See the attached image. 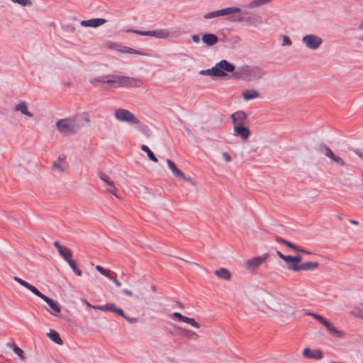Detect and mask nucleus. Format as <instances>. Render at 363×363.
<instances>
[{
	"label": "nucleus",
	"mask_w": 363,
	"mask_h": 363,
	"mask_svg": "<svg viewBox=\"0 0 363 363\" xmlns=\"http://www.w3.org/2000/svg\"><path fill=\"white\" fill-rule=\"evenodd\" d=\"M90 82L94 84L96 82L106 83L112 88H139L143 86V81L139 77H133L119 74H108L98 78H94Z\"/></svg>",
	"instance_id": "1"
},
{
	"label": "nucleus",
	"mask_w": 363,
	"mask_h": 363,
	"mask_svg": "<svg viewBox=\"0 0 363 363\" xmlns=\"http://www.w3.org/2000/svg\"><path fill=\"white\" fill-rule=\"evenodd\" d=\"M86 123L90 122L89 117L76 116L72 118H62L57 121L56 127L57 130L65 136L75 134L83 126L82 121Z\"/></svg>",
	"instance_id": "2"
},
{
	"label": "nucleus",
	"mask_w": 363,
	"mask_h": 363,
	"mask_svg": "<svg viewBox=\"0 0 363 363\" xmlns=\"http://www.w3.org/2000/svg\"><path fill=\"white\" fill-rule=\"evenodd\" d=\"M13 280H15L16 282L20 284L21 286L26 287L28 290H30L33 294H34L35 296L40 297L42 298L44 301H45L48 305L52 309V312H50V313L53 315H57L58 313L61 311L60 306L57 304V303L55 302L52 299L48 298L43 294H42L35 286L30 284L27 281L23 280L22 279L14 277Z\"/></svg>",
	"instance_id": "3"
},
{
	"label": "nucleus",
	"mask_w": 363,
	"mask_h": 363,
	"mask_svg": "<svg viewBox=\"0 0 363 363\" xmlns=\"http://www.w3.org/2000/svg\"><path fill=\"white\" fill-rule=\"evenodd\" d=\"M264 74V71L257 67L243 66L237 69L234 77L238 79L252 81L262 78Z\"/></svg>",
	"instance_id": "4"
},
{
	"label": "nucleus",
	"mask_w": 363,
	"mask_h": 363,
	"mask_svg": "<svg viewBox=\"0 0 363 363\" xmlns=\"http://www.w3.org/2000/svg\"><path fill=\"white\" fill-rule=\"evenodd\" d=\"M104 47L111 50H115L121 53L135 54L142 56H147L148 54L143 50H138L133 48L123 45L116 42L107 41L104 43Z\"/></svg>",
	"instance_id": "5"
},
{
	"label": "nucleus",
	"mask_w": 363,
	"mask_h": 363,
	"mask_svg": "<svg viewBox=\"0 0 363 363\" xmlns=\"http://www.w3.org/2000/svg\"><path fill=\"white\" fill-rule=\"evenodd\" d=\"M115 118L120 122L140 125V120L130 111L124 108H118L114 113Z\"/></svg>",
	"instance_id": "6"
},
{
	"label": "nucleus",
	"mask_w": 363,
	"mask_h": 363,
	"mask_svg": "<svg viewBox=\"0 0 363 363\" xmlns=\"http://www.w3.org/2000/svg\"><path fill=\"white\" fill-rule=\"evenodd\" d=\"M301 42L307 49L317 50L323 44V40L318 35L308 33L303 36Z\"/></svg>",
	"instance_id": "7"
},
{
	"label": "nucleus",
	"mask_w": 363,
	"mask_h": 363,
	"mask_svg": "<svg viewBox=\"0 0 363 363\" xmlns=\"http://www.w3.org/2000/svg\"><path fill=\"white\" fill-rule=\"evenodd\" d=\"M128 33H133L143 36H152L158 39H167L170 36V32L165 28H160L154 30L141 31L130 29Z\"/></svg>",
	"instance_id": "8"
},
{
	"label": "nucleus",
	"mask_w": 363,
	"mask_h": 363,
	"mask_svg": "<svg viewBox=\"0 0 363 363\" xmlns=\"http://www.w3.org/2000/svg\"><path fill=\"white\" fill-rule=\"evenodd\" d=\"M241 11L240 8L238 7H228L220 10L206 13L203 17L205 19L214 18L219 16H228L233 13H240Z\"/></svg>",
	"instance_id": "9"
},
{
	"label": "nucleus",
	"mask_w": 363,
	"mask_h": 363,
	"mask_svg": "<svg viewBox=\"0 0 363 363\" xmlns=\"http://www.w3.org/2000/svg\"><path fill=\"white\" fill-rule=\"evenodd\" d=\"M306 314L307 315L313 317L320 323H321L323 325H324L330 334L336 335V336L340 335V331L324 317H323L318 314L313 313H307Z\"/></svg>",
	"instance_id": "10"
},
{
	"label": "nucleus",
	"mask_w": 363,
	"mask_h": 363,
	"mask_svg": "<svg viewBox=\"0 0 363 363\" xmlns=\"http://www.w3.org/2000/svg\"><path fill=\"white\" fill-rule=\"evenodd\" d=\"M214 67L218 70L216 77H225L227 75L226 72H233L235 70V66L225 60L216 63Z\"/></svg>",
	"instance_id": "11"
},
{
	"label": "nucleus",
	"mask_w": 363,
	"mask_h": 363,
	"mask_svg": "<svg viewBox=\"0 0 363 363\" xmlns=\"http://www.w3.org/2000/svg\"><path fill=\"white\" fill-rule=\"evenodd\" d=\"M267 258L268 254H264L261 257H254L245 261L243 263V266L247 269L253 270L259 267L261 264H262L267 260Z\"/></svg>",
	"instance_id": "12"
},
{
	"label": "nucleus",
	"mask_w": 363,
	"mask_h": 363,
	"mask_svg": "<svg viewBox=\"0 0 363 363\" xmlns=\"http://www.w3.org/2000/svg\"><path fill=\"white\" fill-rule=\"evenodd\" d=\"M99 177L101 179L106 185V192L114 195L118 197L117 192L118 189L115 186L113 181L105 173L99 172Z\"/></svg>",
	"instance_id": "13"
},
{
	"label": "nucleus",
	"mask_w": 363,
	"mask_h": 363,
	"mask_svg": "<svg viewBox=\"0 0 363 363\" xmlns=\"http://www.w3.org/2000/svg\"><path fill=\"white\" fill-rule=\"evenodd\" d=\"M251 132L250 129L245 126V124H238L233 127V135L240 137L243 141L249 139Z\"/></svg>",
	"instance_id": "14"
},
{
	"label": "nucleus",
	"mask_w": 363,
	"mask_h": 363,
	"mask_svg": "<svg viewBox=\"0 0 363 363\" xmlns=\"http://www.w3.org/2000/svg\"><path fill=\"white\" fill-rule=\"evenodd\" d=\"M277 254L282 260L284 261L288 269L295 272L299 271L300 264H298L294 261L293 256L285 255L282 254L280 251H277Z\"/></svg>",
	"instance_id": "15"
},
{
	"label": "nucleus",
	"mask_w": 363,
	"mask_h": 363,
	"mask_svg": "<svg viewBox=\"0 0 363 363\" xmlns=\"http://www.w3.org/2000/svg\"><path fill=\"white\" fill-rule=\"evenodd\" d=\"M320 150L323 154L329 157L336 164L340 166L345 165V162H344V160L340 157L335 155L333 153V152L330 150V148L328 147V146L320 147Z\"/></svg>",
	"instance_id": "16"
},
{
	"label": "nucleus",
	"mask_w": 363,
	"mask_h": 363,
	"mask_svg": "<svg viewBox=\"0 0 363 363\" xmlns=\"http://www.w3.org/2000/svg\"><path fill=\"white\" fill-rule=\"evenodd\" d=\"M170 317L172 319L178 320L181 322L186 323L196 328H200V325L194 318L184 316L179 312L172 313L170 315Z\"/></svg>",
	"instance_id": "17"
},
{
	"label": "nucleus",
	"mask_w": 363,
	"mask_h": 363,
	"mask_svg": "<svg viewBox=\"0 0 363 363\" xmlns=\"http://www.w3.org/2000/svg\"><path fill=\"white\" fill-rule=\"evenodd\" d=\"M68 169V164L65 156H60L57 160L52 163V170L57 172L62 173Z\"/></svg>",
	"instance_id": "18"
},
{
	"label": "nucleus",
	"mask_w": 363,
	"mask_h": 363,
	"mask_svg": "<svg viewBox=\"0 0 363 363\" xmlns=\"http://www.w3.org/2000/svg\"><path fill=\"white\" fill-rule=\"evenodd\" d=\"M107 21L102 18H91L84 20L80 22V25L83 27L97 28L105 24Z\"/></svg>",
	"instance_id": "19"
},
{
	"label": "nucleus",
	"mask_w": 363,
	"mask_h": 363,
	"mask_svg": "<svg viewBox=\"0 0 363 363\" xmlns=\"http://www.w3.org/2000/svg\"><path fill=\"white\" fill-rule=\"evenodd\" d=\"M53 245L66 262L72 258V253L68 247H62L58 241H55Z\"/></svg>",
	"instance_id": "20"
},
{
	"label": "nucleus",
	"mask_w": 363,
	"mask_h": 363,
	"mask_svg": "<svg viewBox=\"0 0 363 363\" xmlns=\"http://www.w3.org/2000/svg\"><path fill=\"white\" fill-rule=\"evenodd\" d=\"M94 308L98 309L102 311H111L113 312L117 315H123V311L121 308H117L114 303H107L102 306H94Z\"/></svg>",
	"instance_id": "21"
},
{
	"label": "nucleus",
	"mask_w": 363,
	"mask_h": 363,
	"mask_svg": "<svg viewBox=\"0 0 363 363\" xmlns=\"http://www.w3.org/2000/svg\"><path fill=\"white\" fill-rule=\"evenodd\" d=\"M303 355L307 359H320L323 358V353L320 350L305 348L303 351Z\"/></svg>",
	"instance_id": "22"
},
{
	"label": "nucleus",
	"mask_w": 363,
	"mask_h": 363,
	"mask_svg": "<svg viewBox=\"0 0 363 363\" xmlns=\"http://www.w3.org/2000/svg\"><path fill=\"white\" fill-rule=\"evenodd\" d=\"M276 241L280 244H284L286 246H287L289 248L293 250L295 252H301L308 255H310L311 252L301 248L299 246H297L296 245H294L293 243L280 238V237H276Z\"/></svg>",
	"instance_id": "23"
},
{
	"label": "nucleus",
	"mask_w": 363,
	"mask_h": 363,
	"mask_svg": "<svg viewBox=\"0 0 363 363\" xmlns=\"http://www.w3.org/2000/svg\"><path fill=\"white\" fill-rule=\"evenodd\" d=\"M167 163L174 176L181 177L186 181L191 182V179L186 178L184 174L177 167L176 164L171 160L167 159Z\"/></svg>",
	"instance_id": "24"
},
{
	"label": "nucleus",
	"mask_w": 363,
	"mask_h": 363,
	"mask_svg": "<svg viewBox=\"0 0 363 363\" xmlns=\"http://www.w3.org/2000/svg\"><path fill=\"white\" fill-rule=\"evenodd\" d=\"M231 118L234 125L245 124V122L247 121V115L243 111H237L232 114Z\"/></svg>",
	"instance_id": "25"
},
{
	"label": "nucleus",
	"mask_w": 363,
	"mask_h": 363,
	"mask_svg": "<svg viewBox=\"0 0 363 363\" xmlns=\"http://www.w3.org/2000/svg\"><path fill=\"white\" fill-rule=\"evenodd\" d=\"M14 111L20 112L22 114L28 116V118H32L33 116V113L28 111L26 104L23 101L18 103L15 106Z\"/></svg>",
	"instance_id": "26"
},
{
	"label": "nucleus",
	"mask_w": 363,
	"mask_h": 363,
	"mask_svg": "<svg viewBox=\"0 0 363 363\" xmlns=\"http://www.w3.org/2000/svg\"><path fill=\"white\" fill-rule=\"evenodd\" d=\"M274 0H252L250 1L245 7L249 9H253L267 5Z\"/></svg>",
	"instance_id": "27"
},
{
	"label": "nucleus",
	"mask_w": 363,
	"mask_h": 363,
	"mask_svg": "<svg viewBox=\"0 0 363 363\" xmlns=\"http://www.w3.org/2000/svg\"><path fill=\"white\" fill-rule=\"evenodd\" d=\"M202 41L207 45L211 46L216 44L218 41V37L213 33H206L203 35Z\"/></svg>",
	"instance_id": "28"
},
{
	"label": "nucleus",
	"mask_w": 363,
	"mask_h": 363,
	"mask_svg": "<svg viewBox=\"0 0 363 363\" xmlns=\"http://www.w3.org/2000/svg\"><path fill=\"white\" fill-rule=\"evenodd\" d=\"M259 96V92L255 89H246L242 92V97L245 101H250Z\"/></svg>",
	"instance_id": "29"
},
{
	"label": "nucleus",
	"mask_w": 363,
	"mask_h": 363,
	"mask_svg": "<svg viewBox=\"0 0 363 363\" xmlns=\"http://www.w3.org/2000/svg\"><path fill=\"white\" fill-rule=\"evenodd\" d=\"M319 266L318 262H306L300 264L299 271H313Z\"/></svg>",
	"instance_id": "30"
},
{
	"label": "nucleus",
	"mask_w": 363,
	"mask_h": 363,
	"mask_svg": "<svg viewBox=\"0 0 363 363\" xmlns=\"http://www.w3.org/2000/svg\"><path fill=\"white\" fill-rule=\"evenodd\" d=\"M282 301H283V299L280 298L279 297H272L269 301V304L270 309H272V311L278 313V309L277 308H280V306L281 305Z\"/></svg>",
	"instance_id": "31"
},
{
	"label": "nucleus",
	"mask_w": 363,
	"mask_h": 363,
	"mask_svg": "<svg viewBox=\"0 0 363 363\" xmlns=\"http://www.w3.org/2000/svg\"><path fill=\"white\" fill-rule=\"evenodd\" d=\"M47 336L57 345H62L63 344V341L60 337L59 333L54 330H50V332L47 333Z\"/></svg>",
	"instance_id": "32"
},
{
	"label": "nucleus",
	"mask_w": 363,
	"mask_h": 363,
	"mask_svg": "<svg viewBox=\"0 0 363 363\" xmlns=\"http://www.w3.org/2000/svg\"><path fill=\"white\" fill-rule=\"evenodd\" d=\"M215 274L225 280L229 281L231 279V274L230 272L225 268H220V269L216 270L215 272Z\"/></svg>",
	"instance_id": "33"
},
{
	"label": "nucleus",
	"mask_w": 363,
	"mask_h": 363,
	"mask_svg": "<svg viewBox=\"0 0 363 363\" xmlns=\"http://www.w3.org/2000/svg\"><path fill=\"white\" fill-rule=\"evenodd\" d=\"M278 309V313L280 314H289L291 312H293V307L290 306L289 304L286 303L284 301V300L281 302V305L279 308Z\"/></svg>",
	"instance_id": "34"
},
{
	"label": "nucleus",
	"mask_w": 363,
	"mask_h": 363,
	"mask_svg": "<svg viewBox=\"0 0 363 363\" xmlns=\"http://www.w3.org/2000/svg\"><path fill=\"white\" fill-rule=\"evenodd\" d=\"M141 150L147 153L148 158L151 161H152L154 162H157V158L155 157L154 153L151 151V150L147 145H141Z\"/></svg>",
	"instance_id": "35"
},
{
	"label": "nucleus",
	"mask_w": 363,
	"mask_h": 363,
	"mask_svg": "<svg viewBox=\"0 0 363 363\" xmlns=\"http://www.w3.org/2000/svg\"><path fill=\"white\" fill-rule=\"evenodd\" d=\"M352 313L354 315L363 319V303H360L357 306H356L352 310Z\"/></svg>",
	"instance_id": "36"
},
{
	"label": "nucleus",
	"mask_w": 363,
	"mask_h": 363,
	"mask_svg": "<svg viewBox=\"0 0 363 363\" xmlns=\"http://www.w3.org/2000/svg\"><path fill=\"white\" fill-rule=\"evenodd\" d=\"M12 3L18 4L23 7H30L33 5L31 0H10Z\"/></svg>",
	"instance_id": "37"
},
{
	"label": "nucleus",
	"mask_w": 363,
	"mask_h": 363,
	"mask_svg": "<svg viewBox=\"0 0 363 363\" xmlns=\"http://www.w3.org/2000/svg\"><path fill=\"white\" fill-rule=\"evenodd\" d=\"M217 69L213 67L211 69H203L199 72V74L201 75H208L216 77V74L217 72Z\"/></svg>",
	"instance_id": "38"
},
{
	"label": "nucleus",
	"mask_w": 363,
	"mask_h": 363,
	"mask_svg": "<svg viewBox=\"0 0 363 363\" xmlns=\"http://www.w3.org/2000/svg\"><path fill=\"white\" fill-rule=\"evenodd\" d=\"M183 334L186 337L191 340H196L199 338V335L196 333L190 330H184Z\"/></svg>",
	"instance_id": "39"
},
{
	"label": "nucleus",
	"mask_w": 363,
	"mask_h": 363,
	"mask_svg": "<svg viewBox=\"0 0 363 363\" xmlns=\"http://www.w3.org/2000/svg\"><path fill=\"white\" fill-rule=\"evenodd\" d=\"M281 45L282 46H291L292 45V41L290 38L286 35H282L281 37Z\"/></svg>",
	"instance_id": "40"
},
{
	"label": "nucleus",
	"mask_w": 363,
	"mask_h": 363,
	"mask_svg": "<svg viewBox=\"0 0 363 363\" xmlns=\"http://www.w3.org/2000/svg\"><path fill=\"white\" fill-rule=\"evenodd\" d=\"M13 352L20 357L21 359H22V360L25 359V357L23 356V352L20 347L14 345L13 347Z\"/></svg>",
	"instance_id": "41"
},
{
	"label": "nucleus",
	"mask_w": 363,
	"mask_h": 363,
	"mask_svg": "<svg viewBox=\"0 0 363 363\" xmlns=\"http://www.w3.org/2000/svg\"><path fill=\"white\" fill-rule=\"evenodd\" d=\"M122 316L124 319H125L128 322L130 323H135L138 321V319L137 318H129L124 313L123 315H120Z\"/></svg>",
	"instance_id": "42"
},
{
	"label": "nucleus",
	"mask_w": 363,
	"mask_h": 363,
	"mask_svg": "<svg viewBox=\"0 0 363 363\" xmlns=\"http://www.w3.org/2000/svg\"><path fill=\"white\" fill-rule=\"evenodd\" d=\"M222 157L226 162H230L232 160L231 156L227 152H223L222 153Z\"/></svg>",
	"instance_id": "43"
},
{
	"label": "nucleus",
	"mask_w": 363,
	"mask_h": 363,
	"mask_svg": "<svg viewBox=\"0 0 363 363\" xmlns=\"http://www.w3.org/2000/svg\"><path fill=\"white\" fill-rule=\"evenodd\" d=\"M101 274L106 276L110 279L113 277V275H115V273L111 272L110 270L105 269Z\"/></svg>",
	"instance_id": "44"
},
{
	"label": "nucleus",
	"mask_w": 363,
	"mask_h": 363,
	"mask_svg": "<svg viewBox=\"0 0 363 363\" xmlns=\"http://www.w3.org/2000/svg\"><path fill=\"white\" fill-rule=\"evenodd\" d=\"M67 262L69 264V267L73 269V271L77 269L76 262L72 258Z\"/></svg>",
	"instance_id": "45"
},
{
	"label": "nucleus",
	"mask_w": 363,
	"mask_h": 363,
	"mask_svg": "<svg viewBox=\"0 0 363 363\" xmlns=\"http://www.w3.org/2000/svg\"><path fill=\"white\" fill-rule=\"evenodd\" d=\"M117 287H120L121 286V283L116 278V274L113 275V277L110 279Z\"/></svg>",
	"instance_id": "46"
},
{
	"label": "nucleus",
	"mask_w": 363,
	"mask_h": 363,
	"mask_svg": "<svg viewBox=\"0 0 363 363\" xmlns=\"http://www.w3.org/2000/svg\"><path fill=\"white\" fill-rule=\"evenodd\" d=\"M356 30L363 31V19L356 25Z\"/></svg>",
	"instance_id": "47"
},
{
	"label": "nucleus",
	"mask_w": 363,
	"mask_h": 363,
	"mask_svg": "<svg viewBox=\"0 0 363 363\" xmlns=\"http://www.w3.org/2000/svg\"><path fill=\"white\" fill-rule=\"evenodd\" d=\"M123 292L125 295H126L128 296H130V297L133 296V293L131 290L124 289V290H123Z\"/></svg>",
	"instance_id": "48"
},
{
	"label": "nucleus",
	"mask_w": 363,
	"mask_h": 363,
	"mask_svg": "<svg viewBox=\"0 0 363 363\" xmlns=\"http://www.w3.org/2000/svg\"><path fill=\"white\" fill-rule=\"evenodd\" d=\"M293 258L298 264H301L300 263L302 260V257L301 256H293Z\"/></svg>",
	"instance_id": "49"
},
{
	"label": "nucleus",
	"mask_w": 363,
	"mask_h": 363,
	"mask_svg": "<svg viewBox=\"0 0 363 363\" xmlns=\"http://www.w3.org/2000/svg\"><path fill=\"white\" fill-rule=\"evenodd\" d=\"M191 39L194 43H199L200 41V38L197 35H194L191 36Z\"/></svg>",
	"instance_id": "50"
},
{
	"label": "nucleus",
	"mask_w": 363,
	"mask_h": 363,
	"mask_svg": "<svg viewBox=\"0 0 363 363\" xmlns=\"http://www.w3.org/2000/svg\"><path fill=\"white\" fill-rule=\"evenodd\" d=\"M96 269L98 272H99L101 274H102L105 269L104 267H102L101 266L97 265L96 267Z\"/></svg>",
	"instance_id": "51"
},
{
	"label": "nucleus",
	"mask_w": 363,
	"mask_h": 363,
	"mask_svg": "<svg viewBox=\"0 0 363 363\" xmlns=\"http://www.w3.org/2000/svg\"><path fill=\"white\" fill-rule=\"evenodd\" d=\"M75 272V274L77 275V276H82V270H80L79 269H77L76 270L74 271Z\"/></svg>",
	"instance_id": "52"
},
{
	"label": "nucleus",
	"mask_w": 363,
	"mask_h": 363,
	"mask_svg": "<svg viewBox=\"0 0 363 363\" xmlns=\"http://www.w3.org/2000/svg\"><path fill=\"white\" fill-rule=\"evenodd\" d=\"M350 223L352 225H358L359 224L358 221L354 220H350Z\"/></svg>",
	"instance_id": "53"
},
{
	"label": "nucleus",
	"mask_w": 363,
	"mask_h": 363,
	"mask_svg": "<svg viewBox=\"0 0 363 363\" xmlns=\"http://www.w3.org/2000/svg\"><path fill=\"white\" fill-rule=\"evenodd\" d=\"M85 303H86V306H89V307H92V308H94V306H91V305L89 302H87L86 301H85Z\"/></svg>",
	"instance_id": "54"
},
{
	"label": "nucleus",
	"mask_w": 363,
	"mask_h": 363,
	"mask_svg": "<svg viewBox=\"0 0 363 363\" xmlns=\"http://www.w3.org/2000/svg\"><path fill=\"white\" fill-rule=\"evenodd\" d=\"M356 153L361 157H363V154L362 152H359L358 151L356 152Z\"/></svg>",
	"instance_id": "55"
},
{
	"label": "nucleus",
	"mask_w": 363,
	"mask_h": 363,
	"mask_svg": "<svg viewBox=\"0 0 363 363\" xmlns=\"http://www.w3.org/2000/svg\"><path fill=\"white\" fill-rule=\"evenodd\" d=\"M152 291H155L156 290L155 286H152Z\"/></svg>",
	"instance_id": "56"
},
{
	"label": "nucleus",
	"mask_w": 363,
	"mask_h": 363,
	"mask_svg": "<svg viewBox=\"0 0 363 363\" xmlns=\"http://www.w3.org/2000/svg\"><path fill=\"white\" fill-rule=\"evenodd\" d=\"M361 41L363 43V36L361 38Z\"/></svg>",
	"instance_id": "57"
}]
</instances>
